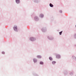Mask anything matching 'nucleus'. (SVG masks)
I'll use <instances>...</instances> for the list:
<instances>
[{
  "label": "nucleus",
  "mask_w": 76,
  "mask_h": 76,
  "mask_svg": "<svg viewBox=\"0 0 76 76\" xmlns=\"http://www.w3.org/2000/svg\"><path fill=\"white\" fill-rule=\"evenodd\" d=\"M2 54H4V52H2Z\"/></svg>",
  "instance_id": "nucleus-12"
},
{
  "label": "nucleus",
  "mask_w": 76,
  "mask_h": 76,
  "mask_svg": "<svg viewBox=\"0 0 76 76\" xmlns=\"http://www.w3.org/2000/svg\"><path fill=\"white\" fill-rule=\"evenodd\" d=\"M62 33V31H61L59 33L60 35H61V33Z\"/></svg>",
  "instance_id": "nucleus-11"
},
{
  "label": "nucleus",
  "mask_w": 76,
  "mask_h": 76,
  "mask_svg": "<svg viewBox=\"0 0 76 76\" xmlns=\"http://www.w3.org/2000/svg\"><path fill=\"white\" fill-rule=\"evenodd\" d=\"M53 64H56V62L54 61H53L52 62Z\"/></svg>",
  "instance_id": "nucleus-7"
},
{
  "label": "nucleus",
  "mask_w": 76,
  "mask_h": 76,
  "mask_svg": "<svg viewBox=\"0 0 76 76\" xmlns=\"http://www.w3.org/2000/svg\"><path fill=\"white\" fill-rule=\"evenodd\" d=\"M37 57L39 58H41V56H37Z\"/></svg>",
  "instance_id": "nucleus-6"
},
{
  "label": "nucleus",
  "mask_w": 76,
  "mask_h": 76,
  "mask_svg": "<svg viewBox=\"0 0 76 76\" xmlns=\"http://www.w3.org/2000/svg\"><path fill=\"white\" fill-rule=\"evenodd\" d=\"M13 29L15 31H18V28H17V26H15L13 28Z\"/></svg>",
  "instance_id": "nucleus-1"
},
{
  "label": "nucleus",
  "mask_w": 76,
  "mask_h": 76,
  "mask_svg": "<svg viewBox=\"0 0 76 76\" xmlns=\"http://www.w3.org/2000/svg\"><path fill=\"white\" fill-rule=\"evenodd\" d=\"M56 57L57 58H60V56L59 55H56Z\"/></svg>",
  "instance_id": "nucleus-2"
},
{
  "label": "nucleus",
  "mask_w": 76,
  "mask_h": 76,
  "mask_svg": "<svg viewBox=\"0 0 76 76\" xmlns=\"http://www.w3.org/2000/svg\"><path fill=\"white\" fill-rule=\"evenodd\" d=\"M17 3H19V0H16Z\"/></svg>",
  "instance_id": "nucleus-4"
},
{
  "label": "nucleus",
  "mask_w": 76,
  "mask_h": 76,
  "mask_svg": "<svg viewBox=\"0 0 76 76\" xmlns=\"http://www.w3.org/2000/svg\"><path fill=\"white\" fill-rule=\"evenodd\" d=\"M40 64H43L44 63L43 62H40Z\"/></svg>",
  "instance_id": "nucleus-9"
},
{
  "label": "nucleus",
  "mask_w": 76,
  "mask_h": 76,
  "mask_svg": "<svg viewBox=\"0 0 76 76\" xmlns=\"http://www.w3.org/2000/svg\"><path fill=\"white\" fill-rule=\"evenodd\" d=\"M37 60L35 59H34V63H35V62H37Z\"/></svg>",
  "instance_id": "nucleus-8"
},
{
  "label": "nucleus",
  "mask_w": 76,
  "mask_h": 76,
  "mask_svg": "<svg viewBox=\"0 0 76 76\" xmlns=\"http://www.w3.org/2000/svg\"><path fill=\"white\" fill-rule=\"evenodd\" d=\"M50 7H53V5L51 4H50Z\"/></svg>",
  "instance_id": "nucleus-5"
},
{
  "label": "nucleus",
  "mask_w": 76,
  "mask_h": 76,
  "mask_svg": "<svg viewBox=\"0 0 76 76\" xmlns=\"http://www.w3.org/2000/svg\"><path fill=\"white\" fill-rule=\"evenodd\" d=\"M30 40L33 41H34V38L33 37H31L30 38Z\"/></svg>",
  "instance_id": "nucleus-3"
},
{
  "label": "nucleus",
  "mask_w": 76,
  "mask_h": 76,
  "mask_svg": "<svg viewBox=\"0 0 76 76\" xmlns=\"http://www.w3.org/2000/svg\"><path fill=\"white\" fill-rule=\"evenodd\" d=\"M49 58L50 60H53V58H52L51 57H49Z\"/></svg>",
  "instance_id": "nucleus-10"
}]
</instances>
